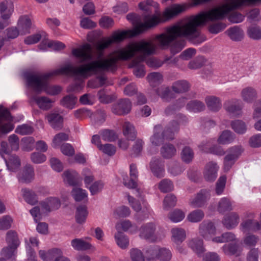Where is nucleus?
<instances>
[{
    "mask_svg": "<svg viewBox=\"0 0 261 261\" xmlns=\"http://www.w3.org/2000/svg\"><path fill=\"white\" fill-rule=\"evenodd\" d=\"M156 49V47L154 44L144 40L137 43H130L123 48L113 51L105 59L91 61L93 69L116 70L119 60H129L134 57L137 53H139L141 55L131 62L129 67L134 68L133 72L137 77H142L145 74V67L142 62L145 61L147 56L154 54Z\"/></svg>",
    "mask_w": 261,
    "mask_h": 261,
    "instance_id": "obj_1",
    "label": "nucleus"
},
{
    "mask_svg": "<svg viewBox=\"0 0 261 261\" xmlns=\"http://www.w3.org/2000/svg\"><path fill=\"white\" fill-rule=\"evenodd\" d=\"M92 70H93L92 62L79 67H74L68 64L60 68L46 73L27 74L25 75V79L28 86L32 88L36 92L40 93L44 91L48 94L55 95L61 91L62 88L59 86L50 85L48 83V80L50 77L60 74H85L87 71Z\"/></svg>",
    "mask_w": 261,
    "mask_h": 261,
    "instance_id": "obj_2",
    "label": "nucleus"
},
{
    "mask_svg": "<svg viewBox=\"0 0 261 261\" xmlns=\"http://www.w3.org/2000/svg\"><path fill=\"white\" fill-rule=\"evenodd\" d=\"M153 3L152 0H146L139 4V8L148 14L144 16L145 22H139L136 27L135 29L136 34H139L148 29L155 26L161 22L159 17L151 14Z\"/></svg>",
    "mask_w": 261,
    "mask_h": 261,
    "instance_id": "obj_3",
    "label": "nucleus"
},
{
    "mask_svg": "<svg viewBox=\"0 0 261 261\" xmlns=\"http://www.w3.org/2000/svg\"><path fill=\"white\" fill-rule=\"evenodd\" d=\"M72 54L77 60L78 64L85 63L92 59V47L88 43L84 44L80 48L72 49Z\"/></svg>",
    "mask_w": 261,
    "mask_h": 261,
    "instance_id": "obj_4",
    "label": "nucleus"
},
{
    "mask_svg": "<svg viewBox=\"0 0 261 261\" xmlns=\"http://www.w3.org/2000/svg\"><path fill=\"white\" fill-rule=\"evenodd\" d=\"M155 231L156 225L154 223H147L143 224L140 227L139 229V236L141 238L150 242H155L158 240Z\"/></svg>",
    "mask_w": 261,
    "mask_h": 261,
    "instance_id": "obj_5",
    "label": "nucleus"
},
{
    "mask_svg": "<svg viewBox=\"0 0 261 261\" xmlns=\"http://www.w3.org/2000/svg\"><path fill=\"white\" fill-rule=\"evenodd\" d=\"M243 151V149L241 146H234L229 149L224 159V169L225 171L229 170Z\"/></svg>",
    "mask_w": 261,
    "mask_h": 261,
    "instance_id": "obj_6",
    "label": "nucleus"
},
{
    "mask_svg": "<svg viewBox=\"0 0 261 261\" xmlns=\"http://www.w3.org/2000/svg\"><path fill=\"white\" fill-rule=\"evenodd\" d=\"M116 70H103L101 69L96 68L95 70H89L87 71V72L85 74H79L80 75L83 76H87L88 75H90L91 74H94L97 75L96 79H97L99 81V85H94L93 81H90L88 82V86L93 88H98L99 87L102 86L106 83V81L107 80V77L106 75L105 74V72H115Z\"/></svg>",
    "mask_w": 261,
    "mask_h": 261,
    "instance_id": "obj_7",
    "label": "nucleus"
},
{
    "mask_svg": "<svg viewBox=\"0 0 261 261\" xmlns=\"http://www.w3.org/2000/svg\"><path fill=\"white\" fill-rule=\"evenodd\" d=\"M210 198L209 191L206 189L201 190L190 201V205L193 207H201L203 206Z\"/></svg>",
    "mask_w": 261,
    "mask_h": 261,
    "instance_id": "obj_8",
    "label": "nucleus"
},
{
    "mask_svg": "<svg viewBox=\"0 0 261 261\" xmlns=\"http://www.w3.org/2000/svg\"><path fill=\"white\" fill-rule=\"evenodd\" d=\"M131 107V102L128 99H122L113 105L112 111L117 115H125L130 112Z\"/></svg>",
    "mask_w": 261,
    "mask_h": 261,
    "instance_id": "obj_9",
    "label": "nucleus"
},
{
    "mask_svg": "<svg viewBox=\"0 0 261 261\" xmlns=\"http://www.w3.org/2000/svg\"><path fill=\"white\" fill-rule=\"evenodd\" d=\"M243 105L242 102L238 99H231L226 100L224 103V108L230 114L234 116L241 114Z\"/></svg>",
    "mask_w": 261,
    "mask_h": 261,
    "instance_id": "obj_10",
    "label": "nucleus"
},
{
    "mask_svg": "<svg viewBox=\"0 0 261 261\" xmlns=\"http://www.w3.org/2000/svg\"><path fill=\"white\" fill-rule=\"evenodd\" d=\"M11 119L9 111L0 107V132L3 134H7L13 129V125L10 123H4V121H9Z\"/></svg>",
    "mask_w": 261,
    "mask_h": 261,
    "instance_id": "obj_11",
    "label": "nucleus"
},
{
    "mask_svg": "<svg viewBox=\"0 0 261 261\" xmlns=\"http://www.w3.org/2000/svg\"><path fill=\"white\" fill-rule=\"evenodd\" d=\"M130 179L127 175H123V183L124 185L129 189H135L137 187L138 170L137 166L134 164L130 165Z\"/></svg>",
    "mask_w": 261,
    "mask_h": 261,
    "instance_id": "obj_12",
    "label": "nucleus"
},
{
    "mask_svg": "<svg viewBox=\"0 0 261 261\" xmlns=\"http://www.w3.org/2000/svg\"><path fill=\"white\" fill-rule=\"evenodd\" d=\"M149 165L150 170L155 176L161 178L164 176V161L161 158H153Z\"/></svg>",
    "mask_w": 261,
    "mask_h": 261,
    "instance_id": "obj_13",
    "label": "nucleus"
},
{
    "mask_svg": "<svg viewBox=\"0 0 261 261\" xmlns=\"http://www.w3.org/2000/svg\"><path fill=\"white\" fill-rule=\"evenodd\" d=\"M200 234L205 240H209L216 232V227L214 223L209 221H204L199 225Z\"/></svg>",
    "mask_w": 261,
    "mask_h": 261,
    "instance_id": "obj_14",
    "label": "nucleus"
},
{
    "mask_svg": "<svg viewBox=\"0 0 261 261\" xmlns=\"http://www.w3.org/2000/svg\"><path fill=\"white\" fill-rule=\"evenodd\" d=\"M35 173L33 167L31 165H25L17 174L18 181L22 183L29 184L34 178Z\"/></svg>",
    "mask_w": 261,
    "mask_h": 261,
    "instance_id": "obj_15",
    "label": "nucleus"
},
{
    "mask_svg": "<svg viewBox=\"0 0 261 261\" xmlns=\"http://www.w3.org/2000/svg\"><path fill=\"white\" fill-rule=\"evenodd\" d=\"M217 164L214 162L208 163L205 166L203 172L204 177L208 181H214L217 177L218 170Z\"/></svg>",
    "mask_w": 261,
    "mask_h": 261,
    "instance_id": "obj_16",
    "label": "nucleus"
},
{
    "mask_svg": "<svg viewBox=\"0 0 261 261\" xmlns=\"http://www.w3.org/2000/svg\"><path fill=\"white\" fill-rule=\"evenodd\" d=\"M179 129L178 123L176 121H172L166 126L164 130H162L161 133L166 140H172L174 139V135L177 133Z\"/></svg>",
    "mask_w": 261,
    "mask_h": 261,
    "instance_id": "obj_17",
    "label": "nucleus"
},
{
    "mask_svg": "<svg viewBox=\"0 0 261 261\" xmlns=\"http://www.w3.org/2000/svg\"><path fill=\"white\" fill-rule=\"evenodd\" d=\"M46 117L53 128L57 130L62 129L63 126V118L59 114L51 113L48 114Z\"/></svg>",
    "mask_w": 261,
    "mask_h": 261,
    "instance_id": "obj_18",
    "label": "nucleus"
},
{
    "mask_svg": "<svg viewBox=\"0 0 261 261\" xmlns=\"http://www.w3.org/2000/svg\"><path fill=\"white\" fill-rule=\"evenodd\" d=\"M188 246L198 256H201L205 251V249L203 246V240L198 238H195L189 241Z\"/></svg>",
    "mask_w": 261,
    "mask_h": 261,
    "instance_id": "obj_19",
    "label": "nucleus"
},
{
    "mask_svg": "<svg viewBox=\"0 0 261 261\" xmlns=\"http://www.w3.org/2000/svg\"><path fill=\"white\" fill-rule=\"evenodd\" d=\"M241 96L245 102L252 103L257 98V92L252 87H246L242 90Z\"/></svg>",
    "mask_w": 261,
    "mask_h": 261,
    "instance_id": "obj_20",
    "label": "nucleus"
},
{
    "mask_svg": "<svg viewBox=\"0 0 261 261\" xmlns=\"http://www.w3.org/2000/svg\"><path fill=\"white\" fill-rule=\"evenodd\" d=\"M239 223V216L235 212H232L224 217L222 224L227 229L236 227Z\"/></svg>",
    "mask_w": 261,
    "mask_h": 261,
    "instance_id": "obj_21",
    "label": "nucleus"
},
{
    "mask_svg": "<svg viewBox=\"0 0 261 261\" xmlns=\"http://www.w3.org/2000/svg\"><path fill=\"white\" fill-rule=\"evenodd\" d=\"M42 210L50 212L58 209L61 205L60 201L57 198L50 197L40 203Z\"/></svg>",
    "mask_w": 261,
    "mask_h": 261,
    "instance_id": "obj_22",
    "label": "nucleus"
},
{
    "mask_svg": "<svg viewBox=\"0 0 261 261\" xmlns=\"http://www.w3.org/2000/svg\"><path fill=\"white\" fill-rule=\"evenodd\" d=\"M162 130V126L160 124L156 125L154 127L153 134L150 139L153 145L160 146L164 142V140H166L161 133Z\"/></svg>",
    "mask_w": 261,
    "mask_h": 261,
    "instance_id": "obj_23",
    "label": "nucleus"
},
{
    "mask_svg": "<svg viewBox=\"0 0 261 261\" xmlns=\"http://www.w3.org/2000/svg\"><path fill=\"white\" fill-rule=\"evenodd\" d=\"M32 22L31 19L27 16H21L18 20V26L21 35L30 33V29L31 27Z\"/></svg>",
    "mask_w": 261,
    "mask_h": 261,
    "instance_id": "obj_24",
    "label": "nucleus"
},
{
    "mask_svg": "<svg viewBox=\"0 0 261 261\" xmlns=\"http://www.w3.org/2000/svg\"><path fill=\"white\" fill-rule=\"evenodd\" d=\"M31 98L33 100L35 101L38 106L43 110H47L52 106L51 103L53 101L46 96H37L34 95Z\"/></svg>",
    "mask_w": 261,
    "mask_h": 261,
    "instance_id": "obj_25",
    "label": "nucleus"
},
{
    "mask_svg": "<svg viewBox=\"0 0 261 261\" xmlns=\"http://www.w3.org/2000/svg\"><path fill=\"white\" fill-rule=\"evenodd\" d=\"M2 156L5 161L8 169L10 171L15 172L19 168L20 161L16 155H10L8 160L4 157V155L2 154Z\"/></svg>",
    "mask_w": 261,
    "mask_h": 261,
    "instance_id": "obj_26",
    "label": "nucleus"
},
{
    "mask_svg": "<svg viewBox=\"0 0 261 261\" xmlns=\"http://www.w3.org/2000/svg\"><path fill=\"white\" fill-rule=\"evenodd\" d=\"M225 33L229 37L231 40L234 41H241L244 37V32L238 26H234L228 29Z\"/></svg>",
    "mask_w": 261,
    "mask_h": 261,
    "instance_id": "obj_27",
    "label": "nucleus"
},
{
    "mask_svg": "<svg viewBox=\"0 0 261 261\" xmlns=\"http://www.w3.org/2000/svg\"><path fill=\"white\" fill-rule=\"evenodd\" d=\"M13 11V9L11 3L8 1H4L0 3V13L1 14V18L5 21H8Z\"/></svg>",
    "mask_w": 261,
    "mask_h": 261,
    "instance_id": "obj_28",
    "label": "nucleus"
},
{
    "mask_svg": "<svg viewBox=\"0 0 261 261\" xmlns=\"http://www.w3.org/2000/svg\"><path fill=\"white\" fill-rule=\"evenodd\" d=\"M207 108L213 112H218L222 107L221 100L214 96H207L205 99Z\"/></svg>",
    "mask_w": 261,
    "mask_h": 261,
    "instance_id": "obj_29",
    "label": "nucleus"
},
{
    "mask_svg": "<svg viewBox=\"0 0 261 261\" xmlns=\"http://www.w3.org/2000/svg\"><path fill=\"white\" fill-rule=\"evenodd\" d=\"M79 174L75 171L67 170L63 174V178L65 182L70 186H75L79 182Z\"/></svg>",
    "mask_w": 261,
    "mask_h": 261,
    "instance_id": "obj_30",
    "label": "nucleus"
},
{
    "mask_svg": "<svg viewBox=\"0 0 261 261\" xmlns=\"http://www.w3.org/2000/svg\"><path fill=\"white\" fill-rule=\"evenodd\" d=\"M71 246L77 251H85L90 249L92 245L83 239L75 238L71 241Z\"/></svg>",
    "mask_w": 261,
    "mask_h": 261,
    "instance_id": "obj_31",
    "label": "nucleus"
},
{
    "mask_svg": "<svg viewBox=\"0 0 261 261\" xmlns=\"http://www.w3.org/2000/svg\"><path fill=\"white\" fill-rule=\"evenodd\" d=\"M173 241L178 245L186 239V232L181 228H173L171 229Z\"/></svg>",
    "mask_w": 261,
    "mask_h": 261,
    "instance_id": "obj_32",
    "label": "nucleus"
},
{
    "mask_svg": "<svg viewBox=\"0 0 261 261\" xmlns=\"http://www.w3.org/2000/svg\"><path fill=\"white\" fill-rule=\"evenodd\" d=\"M184 8L178 5H174L171 8L167 9L163 13V16L169 20L177 16L184 11Z\"/></svg>",
    "mask_w": 261,
    "mask_h": 261,
    "instance_id": "obj_33",
    "label": "nucleus"
},
{
    "mask_svg": "<svg viewBox=\"0 0 261 261\" xmlns=\"http://www.w3.org/2000/svg\"><path fill=\"white\" fill-rule=\"evenodd\" d=\"M176 149L170 143L165 144L161 148V154L165 159H170L176 154Z\"/></svg>",
    "mask_w": 261,
    "mask_h": 261,
    "instance_id": "obj_34",
    "label": "nucleus"
},
{
    "mask_svg": "<svg viewBox=\"0 0 261 261\" xmlns=\"http://www.w3.org/2000/svg\"><path fill=\"white\" fill-rule=\"evenodd\" d=\"M190 88V85L186 81H178L173 83L172 90L176 93H181L188 91Z\"/></svg>",
    "mask_w": 261,
    "mask_h": 261,
    "instance_id": "obj_35",
    "label": "nucleus"
},
{
    "mask_svg": "<svg viewBox=\"0 0 261 261\" xmlns=\"http://www.w3.org/2000/svg\"><path fill=\"white\" fill-rule=\"evenodd\" d=\"M205 108L204 103L198 100H191L186 106V108L188 111L194 113L201 112L204 110Z\"/></svg>",
    "mask_w": 261,
    "mask_h": 261,
    "instance_id": "obj_36",
    "label": "nucleus"
},
{
    "mask_svg": "<svg viewBox=\"0 0 261 261\" xmlns=\"http://www.w3.org/2000/svg\"><path fill=\"white\" fill-rule=\"evenodd\" d=\"M123 135L128 140H134L136 138L137 133L134 126L129 122H124L123 125Z\"/></svg>",
    "mask_w": 261,
    "mask_h": 261,
    "instance_id": "obj_37",
    "label": "nucleus"
},
{
    "mask_svg": "<svg viewBox=\"0 0 261 261\" xmlns=\"http://www.w3.org/2000/svg\"><path fill=\"white\" fill-rule=\"evenodd\" d=\"M21 191L22 196L27 203L31 205H34L37 202L38 198L35 192L29 189H23Z\"/></svg>",
    "mask_w": 261,
    "mask_h": 261,
    "instance_id": "obj_38",
    "label": "nucleus"
},
{
    "mask_svg": "<svg viewBox=\"0 0 261 261\" xmlns=\"http://www.w3.org/2000/svg\"><path fill=\"white\" fill-rule=\"evenodd\" d=\"M245 230L256 231L261 229V222L247 220L241 224Z\"/></svg>",
    "mask_w": 261,
    "mask_h": 261,
    "instance_id": "obj_39",
    "label": "nucleus"
},
{
    "mask_svg": "<svg viewBox=\"0 0 261 261\" xmlns=\"http://www.w3.org/2000/svg\"><path fill=\"white\" fill-rule=\"evenodd\" d=\"M87 216L88 211L85 205H80L76 208L75 219L77 223L82 224L84 223Z\"/></svg>",
    "mask_w": 261,
    "mask_h": 261,
    "instance_id": "obj_40",
    "label": "nucleus"
},
{
    "mask_svg": "<svg viewBox=\"0 0 261 261\" xmlns=\"http://www.w3.org/2000/svg\"><path fill=\"white\" fill-rule=\"evenodd\" d=\"M156 93L166 101H170L173 97L172 93L168 87L161 86L155 90Z\"/></svg>",
    "mask_w": 261,
    "mask_h": 261,
    "instance_id": "obj_41",
    "label": "nucleus"
},
{
    "mask_svg": "<svg viewBox=\"0 0 261 261\" xmlns=\"http://www.w3.org/2000/svg\"><path fill=\"white\" fill-rule=\"evenodd\" d=\"M6 240L8 245L18 247L20 242L17 233L13 230H9L7 232Z\"/></svg>",
    "mask_w": 261,
    "mask_h": 261,
    "instance_id": "obj_42",
    "label": "nucleus"
},
{
    "mask_svg": "<svg viewBox=\"0 0 261 261\" xmlns=\"http://www.w3.org/2000/svg\"><path fill=\"white\" fill-rule=\"evenodd\" d=\"M222 249L225 254L228 255L239 256L241 252L239 246L236 243L225 244Z\"/></svg>",
    "mask_w": 261,
    "mask_h": 261,
    "instance_id": "obj_43",
    "label": "nucleus"
},
{
    "mask_svg": "<svg viewBox=\"0 0 261 261\" xmlns=\"http://www.w3.org/2000/svg\"><path fill=\"white\" fill-rule=\"evenodd\" d=\"M217 210L220 213L232 210V207L230 199L227 197L221 198L218 203Z\"/></svg>",
    "mask_w": 261,
    "mask_h": 261,
    "instance_id": "obj_44",
    "label": "nucleus"
},
{
    "mask_svg": "<svg viewBox=\"0 0 261 261\" xmlns=\"http://www.w3.org/2000/svg\"><path fill=\"white\" fill-rule=\"evenodd\" d=\"M77 98L73 95H68L64 96L61 100V105L69 109L74 108L76 102Z\"/></svg>",
    "mask_w": 261,
    "mask_h": 261,
    "instance_id": "obj_45",
    "label": "nucleus"
},
{
    "mask_svg": "<svg viewBox=\"0 0 261 261\" xmlns=\"http://www.w3.org/2000/svg\"><path fill=\"white\" fill-rule=\"evenodd\" d=\"M170 58L166 57L164 61H161L157 58H150L147 60L145 59L146 64L150 67L153 68H158L161 67L164 64L166 63Z\"/></svg>",
    "mask_w": 261,
    "mask_h": 261,
    "instance_id": "obj_46",
    "label": "nucleus"
},
{
    "mask_svg": "<svg viewBox=\"0 0 261 261\" xmlns=\"http://www.w3.org/2000/svg\"><path fill=\"white\" fill-rule=\"evenodd\" d=\"M115 239L117 244L122 249H125L128 246V238L122 232L118 231L115 234Z\"/></svg>",
    "mask_w": 261,
    "mask_h": 261,
    "instance_id": "obj_47",
    "label": "nucleus"
},
{
    "mask_svg": "<svg viewBox=\"0 0 261 261\" xmlns=\"http://www.w3.org/2000/svg\"><path fill=\"white\" fill-rule=\"evenodd\" d=\"M150 85L152 87L161 84L163 81V75L159 72H153L149 74L147 77Z\"/></svg>",
    "mask_w": 261,
    "mask_h": 261,
    "instance_id": "obj_48",
    "label": "nucleus"
},
{
    "mask_svg": "<svg viewBox=\"0 0 261 261\" xmlns=\"http://www.w3.org/2000/svg\"><path fill=\"white\" fill-rule=\"evenodd\" d=\"M204 216L203 212L201 210H196L191 212L187 216L189 221L193 223L200 222Z\"/></svg>",
    "mask_w": 261,
    "mask_h": 261,
    "instance_id": "obj_49",
    "label": "nucleus"
},
{
    "mask_svg": "<svg viewBox=\"0 0 261 261\" xmlns=\"http://www.w3.org/2000/svg\"><path fill=\"white\" fill-rule=\"evenodd\" d=\"M234 139L233 133L230 130H224L218 139V142L221 144L230 143Z\"/></svg>",
    "mask_w": 261,
    "mask_h": 261,
    "instance_id": "obj_50",
    "label": "nucleus"
},
{
    "mask_svg": "<svg viewBox=\"0 0 261 261\" xmlns=\"http://www.w3.org/2000/svg\"><path fill=\"white\" fill-rule=\"evenodd\" d=\"M194 153L193 150L189 146H185L181 153V158L183 162L186 163H190L193 158Z\"/></svg>",
    "mask_w": 261,
    "mask_h": 261,
    "instance_id": "obj_51",
    "label": "nucleus"
},
{
    "mask_svg": "<svg viewBox=\"0 0 261 261\" xmlns=\"http://www.w3.org/2000/svg\"><path fill=\"white\" fill-rule=\"evenodd\" d=\"M200 147L202 148L204 152L206 153H211L221 156L223 155L225 153L223 148L221 146L217 145H214L211 147H204L202 145Z\"/></svg>",
    "mask_w": 261,
    "mask_h": 261,
    "instance_id": "obj_52",
    "label": "nucleus"
},
{
    "mask_svg": "<svg viewBox=\"0 0 261 261\" xmlns=\"http://www.w3.org/2000/svg\"><path fill=\"white\" fill-rule=\"evenodd\" d=\"M205 60L202 56H198L194 60L190 61L188 67L190 69H197L201 68L205 63Z\"/></svg>",
    "mask_w": 261,
    "mask_h": 261,
    "instance_id": "obj_53",
    "label": "nucleus"
},
{
    "mask_svg": "<svg viewBox=\"0 0 261 261\" xmlns=\"http://www.w3.org/2000/svg\"><path fill=\"white\" fill-rule=\"evenodd\" d=\"M71 195L76 201H81L87 198L86 190L81 188H74L71 191Z\"/></svg>",
    "mask_w": 261,
    "mask_h": 261,
    "instance_id": "obj_54",
    "label": "nucleus"
},
{
    "mask_svg": "<svg viewBox=\"0 0 261 261\" xmlns=\"http://www.w3.org/2000/svg\"><path fill=\"white\" fill-rule=\"evenodd\" d=\"M159 188L162 192L166 193L172 191L174 188V186L170 180L164 179L159 183Z\"/></svg>",
    "mask_w": 261,
    "mask_h": 261,
    "instance_id": "obj_55",
    "label": "nucleus"
},
{
    "mask_svg": "<svg viewBox=\"0 0 261 261\" xmlns=\"http://www.w3.org/2000/svg\"><path fill=\"white\" fill-rule=\"evenodd\" d=\"M103 187L104 183L101 180H98L87 186V188L89 189L91 194L94 195L101 192Z\"/></svg>",
    "mask_w": 261,
    "mask_h": 261,
    "instance_id": "obj_56",
    "label": "nucleus"
},
{
    "mask_svg": "<svg viewBox=\"0 0 261 261\" xmlns=\"http://www.w3.org/2000/svg\"><path fill=\"white\" fill-rule=\"evenodd\" d=\"M185 217V215L184 212L178 209H176L170 213L168 215L169 218L173 222H180L184 219Z\"/></svg>",
    "mask_w": 261,
    "mask_h": 261,
    "instance_id": "obj_57",
    "label": "nucleus"
},
{
    "mask_svg": "<svg viewBox=\"0 0 261 261\" xmlns=\"http://www.w3.org/2000/svg\"><path fill=\"white\" fill-rule=\"evenodd\" d=\"M102 140L105 141L112 142L117 139V135L113 131L109 129H105L100 133Z\"/></svg>",
    "mask_w": 261,
    "mask_h": 261,
    "instance_id": "obj_58",
    "label": "nucleus"
},
{
    "mask_svg": "<svg viewBox=\"0 0 261 261\" xmlns=\"http://www.w3.org/2000/svg\"><path fill=\"white\" fill-rule=\"evenodd\" d=\"M176 202V198L173 194L167 195L164 200V209L168 210L170 207L175 206Z\"/></svg>",
    "mask_w": 261,
    "mask_h": 261,
    "instance_id": "obj_59",
    "label": "nucleus"
},
{
    "mask_svg": "<svg viewBox=\"0 0 261 261\" xmlns=\"http://www.w3.org/2000/svg\"><path fill=\"white\" fill-rule=\"evenodd\" d=\"M231 125L232 129L238 134H244L246 131V124L241 120L232 121Z\"/></svg>",
    "mask_w": 261,
    "mask_h": 261,
    "instance_id": "obj_60",
    "label": "nucleus"
},
{
    "mask_svg": "<svg viewBox=\"0 0 261 261\" xmlns=\"http://www.w3.org/2000/svg\"><path fill=\"white\" fill-rule=\"evenodd\" d=\"M143 145L144 142L142 140L140 139H137L132 146L131 155L134 156H138L142 150Z\"/></svg>",
    "mask_w": 261,
    "mask_h": 261,
    "instance_id": "obj_61",
    "label": "nucleus"
},
{
    "mask_svg": "<svg viewBox=\"0 0 261 261\" xmlns=\"http://www.w3.org/2000/svg\"><path fill=\"white\" fill-rule=\"evenodd\" d=\"M186 41L183 39L175 41L170 47V51L173 55L180 52L185 46Z\"/></svg>",
    "mask_w": 261,
    "mask_h": 261,
    "instance_id": "obj_62",
    "label": "nucleus"
},
{
    "mask_svg": "<svg viewBox=\"0 0 261 261\" xmlns=\"http://www.w3.org/2000/svg\"><path fill=\"white\" fill-rule=\"evenodd\" d=\"M247 33L249 37L254 40L261 39V28L258 27H251L248 29Z\"/></svg>",
    "mask_w": 261,
    "mask_h": 261,
    "instance_id": "obj_63",
    "label": "nucleus"
},
{
    "mask_svg": "<svg viewBox=\"0 0 261 261\" xmlns=\"http://www.w3.org/2000/svg\"><path fill=\"white\" fill-rule=\"evenodd\" d=\"M156 257L162 261H169L172 258V253L168 249L161 248L159 250Z\"/></svg>",
    "mask_w": 261,
    "mask_h": 261,
    "instance_id": "obj_64",
    "label": "nucleus"
}]
</instances>
